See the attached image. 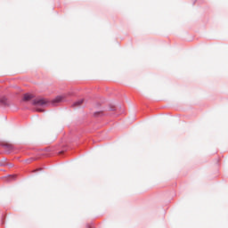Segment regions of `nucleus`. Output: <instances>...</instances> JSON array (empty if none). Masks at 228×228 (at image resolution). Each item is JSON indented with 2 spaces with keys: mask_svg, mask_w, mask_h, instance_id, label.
<instances>
[{
  "mask_svg": "<svg viewBox=\"0 0 228 228\" xmlns=\"http://www.w3.org/2000/svg\"><path fill=\"white\" fill-rule=\"evenodd\" d=\"M34 106H45L47 104V100L44 98H37L33 100Z\"/></svg>",
  "mask_w": 228,
  "mask_h": 228,
  "instance_id": "1",
  "label": "nucleus"
},
{
  "mask_svg": "<svg viewBox=\"0 0 228 228\" xmlns=\"http://www.w3.org/2000/svg\"><path fill=\"white\" fill-rule=\"evenodd\" d=\"M66 97H67V96H65V95H59V96L55 97V98L52 101V102H53V104H56V103H58V102H63V101H65Z\"/></svg>",
  "mask_w": 228,
  "mask_h": 228,
  "instance_id": "2",
  "label": "nucleus"
},
{
  "mask_svg": "<svg viewBox=\"0 0 228 228\" xmlns=\"http://www.w3.org/2000/svg\"><path fill=\"white\" fill-rule=\"evenodd\" d=\"M35 95L31 94H26L23 96V101H31V99H34Z\"/></svg>",
  "mask_w": 228,
  "mask_h": 228,
  "instance_id": "3",
  "label": "nucleus"
},
{
  "mask_svg": "<svg viewBox=\"0 0 228 228\" xmlns=\"http://www.w3.org/2000/svg\"><path fill=\"white\" fill-rule=\"evenodd\" d=\"M83 102H84V100H78L77 102H76L73 104V106H74L75 108H79V106H81V104H83Z\"/></svg>",
  "mask_w": 228,
  "mask_h": 228,
  "instance_id": "4",
  "label": "nucleus"
}]
</instances>
